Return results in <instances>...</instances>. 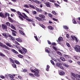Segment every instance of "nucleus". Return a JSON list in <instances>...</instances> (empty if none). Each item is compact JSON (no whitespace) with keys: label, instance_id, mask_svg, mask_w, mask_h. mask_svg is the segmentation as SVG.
<instances>
[{"label":"nucleus","instance_id":"nucleus-52","mask_svg":"<svg viewBox=\"0 0 80 80\" xmlns=\"http://www.w3.org/2000/svg\"><path fill=\"white\" fill-rule=\"evenodd\" d=\"M40 26L41 27H42L43 28H45V26H44L43 25L41 24L40 25Z\"/></svg>","mask_w":80,"mask_h":80},{"label":"nucleus","instance_id":"nucleus-12","mask_svg":"<svg viewBox=\"0 0 80 80\" xmlns=\"http://www.w3.org/2000/svg\"><path fill=\"white\" fill-rule=\"evenodd\" d=\"M6 45L8 47H13V46L11 45V44L8 42H6Z\"/></svg>","mask_w":80,"mask_h":80},{"label":"nucleus","instance_id":"nucleus-2","mask_svg":"<svg viewBox=\"0 0 80 80\" xmlns=\"http://www.w3.org/2000/svg\"><path fill=\"white\" fill-rule=\"evenodd\" d=\"M0 46L2 48H4L5 49L8 50H10V48H8V47H7V46L3 44V43L1 42H0Z\"/></svg>","mask_w":80,"mask_h":80},{"label":"nucleus","instance_id":"nucleus-60","mask_svg":"<svg viewBox=\"0 0 80 80\" xmlns=\"http://www.w3.org/2000/svg\"><path fill=\"white\" fill-rule=\"evenodd\" d=\"M72 76H73L74 77H75V78H76V75H75V74H74V73H72Z\"/></svg>","mask_w":80,"mask_h":80},{"label":"nucleus","instance_id":"nucleus-38","mask_svg":"<svg viewBox=\"0 0 80 80\" xmlns=\"http://www.w3.org/2000/svg\"><path fill=\"white\" fill-rule=\"evenodd\" d=\"M11 10L12 12H16V13L17 12V11L15 9L11 8Z\"/></svg>","mask_w":80,"mask_h":80},{"label":"nucleus","instance_id":"nucleus-59","mask_svg":"<svg viewBox=\"0 0 80 80\" xmlns=\"http://www.w3.org/2000/svg\"><path fill=\"white\" fill-rule=\"evenodd\" d=\"M78 20H79V21H77V22L78 23H79V24H80V17H79L78 18Z\"/></svg>","mask_w":80,"mask_h":80},{"label":"nucleus","instance_id":"nucleus-15","mask_svg":"<svg viewBox=\"0 0 80 80\" xmlns=\"http://www.w3.org/2000/svg\"><path fill=\"white\" fill-rule=\"evenodd\" d=\"M12 51L13 53H16V54H19L18 52L16 50L13 49H12Z\"/></svg>","mask_w":80,"mask_h":80},{"label":"nucleus","instance_id":"nucleus-64","mask_svg":"<svg viewBox=\"0 0 80 80\" xmlns=\"http://www.w3.org/2000/svg\"><path fill=\"white\" fill-rule=\"evenodd\" d=\"M52 20H54V21H56V22H57V21H58V20H57V19H56L55 18H52Z\"/></svg>","mask_w":80,"mask_h":80},{"label":"nucleus","instance_id":"nucleus-7","mask_svg":"<svg viewBox=\"0 0 80 80\" xmlns=\"http://www.w3.org/2000/svg\"><path fill=\"white\" fill-rule=\"evenodd\" d=\"M11 31H12V35H13V36H17V35H16V33H17V32L13 30V29H11Z\"/></svg>","mask_w":80,"mask_h":80},{"label":"nucleus","instance_id":"nucleus-56","mask_svg":"<svg viewBox=\"0 0 80 80\" xmlns=\"http://www.w3.org/2000/svg\"><path fill=\"white\" fill-rule=\"evenodd\" d=\"M63 66H64V67H68V65H67L65 63H63Z\"/></svg>","mask_w":80,"mask_h":80},{"label":"nucleus","instance_id":"nucleus-34","mask_svg":"<svg viewBox=\"0 0 80 80\" xmlns=\"http://www.w3.org/2000/svg\"><path fill=\"white\" fill-rule=\"evenodd\" d=\"M23 10L25 11V12H27L28 13H30V12H29V11H28L26 8L23 9Z\"/></svg>","mask_w":80,"mask_h":80},{"label":"nucleus","instance_id":"nucleus-50","mask_svg":"<svg viewBox=\"0 0 80 80\" xmlns=\"http://www.w3.org/2000/svg\"><path fill=\"white\" fill-rule=\"evenodd\" d=\"M74 38L76 42L77 43L78 42V39H77V38L76 37H74Z\"/></svg>","mask_w":80,"mask_h":80},{"label":"nucleus","instance_id":"nucleus-3","mask_svg":"<svg viewBox=\"0 0 80 80\" xmlns=\"http://www.w3.org/2000/svg\"><path fill=\"white\" fill-rule=\"evenodd\" d=\"M74 49L77 52H80V46L76 45L74 48Z\"/></svg>","mask_w":80,"mask_h":80},{"label":"nucleus","instance_id":"nucleus-49","mask_svg":"<svg viewBox=\"0 0 80 80\" xmlns=\"http://www.w3.org/2000/svg\"><path fill=\"white\" fill-rule=\"evenodd\" d=\"M71 37L72 38V40H73L74 41L75 40V37L74 36H71Z\"/></svg>","mask_w":80,"mask_h":80},{"label":"nucleus","instance_id":"nucleus-11","mask_svg":"<svg viewBox=\"0 0 80 80\" xmlns=\"http://www.w3.org/2000/svg\"><path fill=\"white\" fill-rule=\"evenodd\" d=\"M7 16L8 17H10V14L8 12H5L4 14V17L5 18H7Z\"/></svg>","mask_w":80,"mask_h":80},{"label":"nucleus","instance_id":"nucleus-39","mask_svg":"<svg viewBox=\"0 0 80 80\" xmlns=\"http://www.w3.org/2000/svg\"><path fill=\"white\" fill-rule=\"evenodd\" d=\"M50 62H51V63L52 64V65H54V66H55V63L52 60H51L50 61Z\"/></svg>","mask_w":80,"mask_h":80},{"label":"nucleus","instance_id":"nucleus-35","mask_svg":"<svg viewBox=\"0 0 80 80\" xmlns=\"http://www.w3.org/2000/svg\"><path fill=\"white\" fill-rule=\"evenodd\" d=\"M29 76H30V77H35V76L34 75H33V74L32 73H29Z\"/></svg>","mask_w":80,"mask_h":80},{"label":"nucleus","instance_id":"nucleus-28","mask_svg":"<svg viewBox=\"0 0 80 80\" xmlns=\"http://www.w3.org/2000/svg\"><path fill=\"white\" fill-rule=\"evenodd\" d=\"M9 60L12 63H15V62H14V61H13V60L12 59V58H9Z\"/></svg>","mask_w":80,"mask_h":80},{"label":"nucleus","instance_id":"nucleus-63","mask_svg":"<svg viewBox=\"0 0 80 80\" xmlns=\"http://www.w3.org/2000/svg\"><path fill=\"white\" fill-rule=\"evenodd\" d=\"M56 45H57V44L55 42H53L52 44V45H54L55 46Z\"/></svg>","mask_w":80,"mask_h":80},{"label":"nucleus","instance_id":"nucleus-54","mask_svg":"<svg viewBox=\"0 0 80 80\" xmlns=\"http://www.w3.org/2000/svg\"><path fill=\"white\" fill-rule=\"evenodd\" d=\"M66 45H67V47H70V45L68 42L66 43Z\"/></svg>","mask_w":80,"mask_h":80},{"label":"nucleus","instance_id":"nucleus-29","mask_svg":"<svg viewBox=\"0 0 80 80\" xmlns=\"http://www.w3.org/2000/svg\"><path fill=\"white\" fill-rule=\"evenodd\" d=\"M18 57H19V58H22L23 57V56L20 54L18 55Z\"/></svg>","mask_w":80,"mask_h":80},{"label":"nucleus","instance_id":"nucleus-40","mask_svg":"<svg viewBox=\"0 0 80 80\" xmlns=\"http://www.w3.org/2000/svg\"><path fill=\"white\" fill-rule=\"evenodd\" d=\"M72 22L73 23H74V24H77V22H76V21L75 20V19H73L72 20Z\"/></svg>","mask_w":80,"mask_h":80},{"label":"nucleus","instance_id":"nucleus-13","mask_svg":"<svg viewBox=\"0 0 80 80\" xmlns=\"http://www.w3.org/2000/svg\"><path fill=\"white\" fill-rule=\"evenodd\" d=\"M0 17H2V18H5V15H3V13L2 12H0Z\"/></svg>","mask_w":80,"mask_h":80},{"label":"nucleus","instance_id":"nucleus-1","mask_svg":"<svg viewBox=\"0 0 80 80\" xmlns=\"http://www.w3.org/2000/svg\"><path fill=\"white\" fill-rule=\"evenodd\" d=\"M17 48L18 49V51L21 54L23 55L25 54L27 52V50L25 48L22 47H17Z\"/></svg>","mask_w":80,"mask_h":80},{"label":"nucleus","instance_id":"nucleus-33","mask_svg":"<svg viewBox=\"0 0 80 80\" xmlns=\"http://www.w3.org/2000/svg\"><path fill=\"white\" fill-rule=\"evenodd\" d=\"M29 6L31 8H33L34 9H35V7L33 6L32 5V4H29Z\"/></svg>","mask_w":80,"mask_h":80},{"label":"nucleus","instance_id":"nucleus-25","mask_svg":"<svg viewBox=\"0 0 80 80\" xmlns=\"http://www.w3.org/2000/svg\"><path fill=\"white\" fill-rule=\"evenodd\" d=\"M35 2L37 3V4H41L42 3V2H41L37 0H35Z\"/></svg>","mask_w":80,"mask_h":80},{"label":"nucleus","instance_id":"nucleus-9","mask_svg":"<svg viewBox=\"0 0 80 80\" xmlns=\"http://www.w3.org/2000/svg\"><path fill=\"white\" fill-rule=\"evenodd\" d=\"M17 14H18V15L19 16H21V17H22L23 18H25L24 16H23V15H22V13H21V12H20L19 11H18Z\"/></svg>","mask_w":80,"mask_h":80},{"label":"nucleus","instance_id":"nucleus-31","mask_svg":"<svg viewBox=\"0 0 80 80\" xmlns=\"http://www.w3.org/2000/svg\"><path fill=\"white\" fill-rule=\"evenodd\" d=\"M6 24L8 27H10V23L9 22H7Z\"/></svg>","mask_w":80,"mask_h":80},{"label":"nucleus","instance_id":"nucleus-45","mask_svg":"<svg viewBox=\"0 0 80 80\" xmlns=\"http://www.w3.org/2000/svg\"><path fill=\"white\" fill-rule=\"evenodd\" d=\"M52 48H53V49H54V50H55V51H57V50H58V49L57 48L54 46L52 47Z\"/></svg>","mask_w":80,"mask_h":80},{"label":"nucleus","instance_id":"nucleus-51","mask_svg":"<svg viewBox=\"0 0 80 80\" xmlns=\"http://www.w3.org/2000/svg\"><path fill=\"white\" fill-rule=\"evenodd\" d=\"M30 70L31 72H33V73H35V70H35V71H34V70H33V69H30Z\"/></svg>","mask_w":80,"mask_h":80},{"label":"nucleus","instance_id":"nucleus-42","mask_svg":"<svg viewBox=\"0 0 80 80\" xmlns=\"http://www.w3.org/2000/svg\"><path fill=\"white\" fill-rule=\"evenodd\" d=\"M25 19H26V20H27L28 21V22H32V20L30 19L27 18Z\"/></svg>","mask_w":80,"mask_h":80},{"label":"nucleus","instance_id":"nucleus-4","mask_svg":"<svg viewBox=\"0 0 80 80\" xmlns=\"http://www.w3.org/2000/svg\"><path fill=\"white\" fill-rule=\"evenodd\" d=\"M39 71L38 70H35V72L34 73V75L36 77H38L40 76V74H39Z\"/></svg>","mask_w":80,"mask_h":80},{"label":"nucleus","instance_id":"nucleus-26","mask_svg":"<svg viewBox=\"0 0 80 80\" xmlns=\"http://www.w3.org/2000/svg\"><path fill=\"white\" fill-rule=\"evenodd\" d=\"M47 49H45V52L48 53H50V51L48 50V49L50 50V48H47Z\"/></svg>","mask_w":80,"mask_h":80},{"label":"nucleus","instance_id":"nucleus-47","mask_svg":"<svg viewBox=\"0 0 80 80\" xmlns=\"http://www.w3.org/2000/svg\"><path fill=\"white\" fill-rule=\"evenodd\" d=\"M63 28L64 29H66V30H67V29L68 28V27L66 26H63Z\"/></svg>","mask_w":80,"mask_h":80},{"label":"nucleus","instance_id":"nucleus-55","mask_svg":"<svg viewBox=\"0 0 80 80\" xmlns=\"http://www.w3.org/2000/svg\"><path fill=\"white\" fill-rule=\"evenodd\" d=\"M8 37H9V38H11L12 37V35H11L9 34H8Z\"/></svg>","mask_w":80,"mask_h":80},{"label":"nucleus","instance_id":"nucleus-23","mask_svg":"<svg viewBox=\"0 0 80 80\" xmlns=\"http://www.w3.org/2000/svg\"><path fill=\"white\" fill-rule=\"evenodd\" d=\"M60 59L62 60V61H63V62H65V59L64 58L62 57H60Z\"/></svg>","mask_w":80,"mask_h":80},{"label":"nucleus","instance_id":"nucleus-43","mask_svg":"<svg viewBox=\"0 0 80 80\" xmlns=\"http://www.w3.org/2000/svg\"><path fill=\"white\" fill-rule=\"evenodd\" d=\"M49 28V29H50V30H53V28L51 26H49L48 27Z\"/></svg>","mask_w":80,"mask_h":80},{"label":"nucleus","instance_id":"nucleus-18","mask_svg":"<svg viewBox=\"0 0 80 80\" xmlns=\"http://www.w3.org/2000/svg\"><path fill=\"white\" fill-rule=\"evenodd\" d=\"M62 64L60 62H58L56 63V66L57 67H60V66H62Z\"/></svg>","mask_w":80,"mask_h":80},{"label":"nucleus","instance_id":"nucleus-21","mask_svg":"<svg viewBox=\"0 0 80 80\" xmlns=\"http://www.w3.org/2000/svg\"><path fill=\"white\" fill-rule=\"evenodd\" d=\"M63 56L64 57H65V58H66L67 59H68V58H70V56L68 55L64 54L63 55Z\"/></svg>","mask_w":80,"mask_h":80},{"label":"nucleus","instance_id":"nucleus-8","mask_svg":"<svg viewBox=\"0 0 80 80\" xmlns=\"http://www.w3.org/2000/svg\"><path fill=\"white\" fill-rule=\"evenodd\" d=\"M36 10L38 12H39V13H42V12H43V10L42 9H41V8L39 9V8H36Z\"/></svg>","mask_w":80,"mask_h":80},{"label":"nucleus","instance_id":"nucleus-16","mask_svg":"<svg viewBox=\"0 0 80 80\" xmlns=\"http://www.w3.org/2000/svg\"><path fill=\"white\" fill-rule=\"evenodd\" d=\"M2 36L5 37L6 38H8V35H7L6 33H2Z\"/></svg>","mask_w":80,"mask_h":80},{"label":"nucleus","instance_id":"nucleus-20","mask_svg":"<svg viewBox=\"0 0 80 80\" xmlns=\"http://www.w3.org/2000/svg\"><path fill=\"white\" fill-rule=\"evenodd\" d=\"M52 14L54 15H58V13H56L55 11H52Z\"/></svg>","mask_w":80,"mask_h":80},{"label":"nucleus","instance_id":"nucleus-46","mask_svg":"<svg viewBox=\"0 0 80 80\" xmlns=\"http://www.w3.org/2000/svg\"><path fill=\"white\" fill-rule=\"evenodd\" d=\"M12 66L14 68H17V66L16 65V64H12Z\"/></svg>","mask_w":80,"mask_h":80},{"label":"nucleus","instance_id":"nucleus-58","mask_svg":"<svg viewBox=\"0 0 80 80\" xmlns=\"http://www.w3.org/2000/svg\"><path fill=\"white\" fill-rule=\"evenodd\" d=\"M78 78L77 79V80H80V75H78L77 76Z\"/></svg>","mask_w":80,"mask_h":80},{"label":"nucleus","instance_id":"nucleus-37","mask_svg":"<svg viewBox=\"0 0 80 80\" xmlns=\"http://www.w3.org/2000/svg\"><path fill=\"white\" fill-rule=\"evenodd\" d=\"M62 39H63V38L61 37H59V38H58V40L59 42H61L62 40Z\"/></svg>","mask_w":80,"mask_h":80},{"label":"nucleus","instance_id":"nucleus-27","mask_svg":"<svg viewBox=\"0 0 80 80\" xmlns=\"http://www.w3.org/2000/svg\"><path fill=\"white\" fill-rule=\"evenodd\" d=\"M22 14L24 16V17L25 18H24V19H25V18H28V16H27V15H26L25 13H22Z\"/></svg>","mask_w":80,"mask_h":80},{"label":"nucleus","instance_id":"nucleus-22","mask_svg":"<svg viewBox=\"0 0 80 80\" xmlns=\"http://www.w3.org/2000/svg\"><path fill=\"white\" fill-rule=\"evenodd\" d=\"M16 40L19 42H22V40L19 38H16Z\"/></svg>","mask_w":80,"mask_h":80},{"label":"nucleus","instance_id":"nucleus-53","mask_svg":"<svg viewBox=\"0 0 80 80\" xmlns=\"http://www.w3.org/2000/svg\"><path fill=\"white\" fill-rule=\"evenodd\" d=\"M57 53L58 54H59V55H60L61 56H62V54L60 52H58V51H57Z\"/></svg>","mask_w":80,"mask_h":80},{"label":"nucleus","instance_id":"nucleus-5","mask_svg":"<svg viewBox=\"0 0 80 80\" xmlns=\"http://www.w3.org/2000/svg\"><path fill=\"white\" fill-rule=\"evenodd\" d=\"M39 16L40 17H41V18H42L41 19H43V20H45V21L47 20L45 18V16L43 14H39Z\"/></svg>","mask_w":80,"mask_h":80},{"label":"nucleus","instance_id":"nucleus-19","mask_svg":"<svg viewBox=\"0 0 80 80\" xmlns=\"http://www.w3.org/2000/svg\"><path fill=\"white\" fill-rule=\"evenodd\" d=\"M35 18L36 19H37V20H38V21H42V18H41L38 17L36 16L35 17Z\"/></svg>","mask_w":80,"mask_h":80},{"label":"nucleus","instance_id":"nucleus-57","mask_svg":"<svg viewBox=\"0 0 80 80\" xmlns=\"http://www.w3.org/2000/svg\"><path fill=\"white\" fill-rule=\"evenodd\" d=\"M18 78L19 79H20V80L22 79V77H21L20 76H18Z\"/></svg>","mask_w":80,"mask_h":80},{"label":"nucleus","instance_id":"nucleus-17","mask_svg":"<svg viewBox=\"0 0 80 80\" xmlns=\"http://www.w3.org/2000/svg\"><path fill=\"white\" fill-rule=\"evenodd\" d=\"M19 32L21 34V35H23L24 36H25V33L23 32L21 30H19Z\"/></svg>","mask_w":80,"mask_h":80},{"label":"nucleus","instance_id":"nucleus-32","mask_svg":"<svg viewBox=\"0 0 80 80\" xmlns=\"http://www.w3.org/2000/svg\"><path fill=\"white\" fill-rule=\"evenodd\" d=\"M0 56L1 57H5V55L3 54V53L0 52Z\"/></svg>","mask_w":80,"mask_h":80},{"label":"nucleus","instance_id":"nucleus-10","mask_svg":"<svg viewBox=\"0 0 80 80\" xmlns=\"http://www.w3.org/2000/svg\"><path fill=\"white\" fill-rule=\"evenodd\" d=\"M60 75L62 76L65 75V72L63 71H61L59 72Z\"/></svg>","mask_w":80,"mask_h":80},{"label":"nucleus","instance_id":"nucleus-36","mask_svg":"<svg viewBox=\"0 0 80 80\" xmlns=\"http://www.w3.org/2000/svg\"><path fill=\"white\" fill-rule=\"evenodd\" d=\"M15 63H16V64H17V65H20V62H19L17 60L15 61Z\"/></svg>","mask_w":80,"mask_h":80},{"label":"nucleus","instance_id":"nucleus-44","mask_svg":"<svg viewBox=\"0 0 80 80\" xmlns=\"http://www.w3.org/2000/svg\"><path fill=\"white\" fill-rule=\"evenodd\" d=\"M48 16L49 17H50V18H52V17H53V16H52V14H51L50 13H48Z\"/></svg>","mask_w":80,"mask_h":80},{"label":"nucleus","instance_id":"nucleus-24","mask_svg":"<svg viewBox=\"0 0 80 80\" xmlns=\"http://www.w3.org/2000/svg\"><path fill=\"white\" fill-rule=\"evenodd\" d=\"M18 18H19L20 20H22V21L24 20V19H23V17H22L21 16H19Z\"/></svg>","mask_w":80,"mask_h":80},{"label":"nucleus","instance_id":"nucleus-48","mask_svg":"<svg viewBox=\"0 0 80 80\" xmlns=\"http://www.w3.org/2000/svg\"><path fill=\"white\" fill-rule=\"evenodd\" d=\"M11 27L12 28V29H14V30H15V27L13 25H11Z\"/></svg>","mask_w":80,"mask_h":80},{"label":"nucleus","instance_id":"nucleus-6","mask_svg":"<svg viewBox=\"0 0 80 80\" xmlns=\"http://www.w3.org/2000/svg\"><path fill=\"white\" fill-rule=\"evenodd\" d=\"M2 27L3 30H7V26L6 25L2 24Z\"/></svg>","mask_w":80,"mask_h":80},{"label":"nucleus","instance_id":"nucleus-41","mask_svg":"<svg viewBox=\"0 0 80 80\" xmlns=\"http://www.w3.org/2000/svg\"><path fill=\"white\" fill-rule=\"evenodd\" d=\"M0 78H2V79H4L5 78V76H4L2 75H1L0 76Z\"/></svg>","mask_w":80,"mask_h":80},{"label":"nucleus","instance_id":"nucleus-62","mask_svg":"<svg viewBox=\"0 0 80 80\" xmlns=\"http://www.w3.org/2000/svg\"><path fill=\"white\" fill-rule=\"evenodd\" d=\"M11 39L12 40H13V41H15V40L14 38L12 37H12H11Z\"/></svg>","mask_w":80,"mask_h":80},{"label":"nucleus","instance_id":"nucleus-61","mask_svg":"<svg viewBox=\"0 0 80 80\" xmlns=\"http://www.w3.org/2000/svg\"><path fill=\"white\" fill-rule=\"evenodd\" d=\"M32 14H37V12L35 11H33V12H32Z\"/></svg>","mask_w":80,"mask_h":80},{"label":"nucleus","instance_id":"nucleus-14","mask_svg":"<svg viewBox=\"0 0 80 80\" xmlns=\"http://www.w3.org/2000/svg\"><path fill=\"white\" fill-rule=\"evenodd\" d=\"M46 5L48 7H50V2H47Z\"/></svg>","mask_w":80,"mask_h":80},{"label":"nucleus","instance_id":"nucleus-30","mask_svg":"<svg viewBox=\"0 0 80 80\" xmlns=\"http://www.w3.org/2000/svg\"><path fill=\"white\" fill-rule=\"evenodd\" d=\"M23 7L24 8H29V6L27 4H25L23 5Z\"/></svg>","mask_w":80,"mask_h":80}]
</instances>
